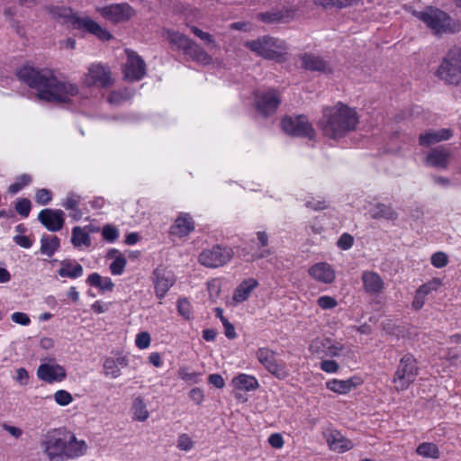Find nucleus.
Listing matches in <instances>:
<instances>
[{"mask_svg": "<svg viewBox=\"0 0 461 461\" xmlns=\"http://www.w3.org/2000/svg\"><path fill=\"white\" fill-rule=\"evenodd\" d=\"M17 77L26 85L38 91L39 99L52 103H68L71 96L78 94V87L71 83L59 80L53 71L24 66L17 71Z\"/></svg>", "mask_w": 461, "mask_h": 461, "instance_id": "1", "label": "nucleus"}, {"mask_svg": "<svg viewBox=\"0 0 461 461\" xmlns=\"http://www.w3.org/2000/svg\"><path fill=\"white\" fill-rule=\"evenodd\" d=\"M41 446L50 460L75 458L83 456L87 449L84 440H77L72 432L64 429L48 431Z\"/></svg>", "mask_w": 461, "mask_h": 461, "instance_id": "2", "label": "nucleus"}, {"mask_svg": "<svg viewBox=\"0 0 461 461\" xmlns=\"http://www.w3.org/2000/svg\"><path fill=\"white\" fill-rule=\"evenodd\" d=\"M357 123L356 110L339 103L333 107L324 109L318 125L325 136L337 139L355 130Z\"/></svg>", "mask_w": 461, "mask_h": 461, "instance_id": "3", "label": "nucleus"}, {"mask_svg": "<svg viewBox=\"0 0 461 461\" xmlns=\"http://www.w3.org/2000/svg\"><path fill=\"white\" fill-rule=\"evenodd\" d=\"M413 14L422 21L434 34L456 33L461 31V23L454 20L438 8L427 6L422 11H415Z\"/></svg>", "mask_w": 461, "mask_h": 461, "instance_id": "4", "label": "nucleus"}, {"mask_svg": "<svg viewBox=\"0 0 461 461\" xmlns=\"http://www.w3.org/2000/svg\"><path fill=\"white\" fill-rule=\"evenodd\" d=\"M244 46L257 55L271 60L281 62L286 55L287 45L285 41L269 35L248 41Z\"/></svg>", "mask_w": 461, "mask_h": 461, "instance_id": "5", "label": "nucleus"}, {"mask_svg": "<svg viewBox=\"0 0 461 461\" xmlns=\"http://www.w3.org/2000/svg\"><path fill=\"white\" fill-rule=\"evenodd\" d=\"M436 76L447 85L461 84V47H451L442 58Z\"/></svg>", "mask_w": 461, "mask_h": 461, "instance_id": "6", "label": "nucleus"}, {"mask_svg": "<svg viewBox=\"0 0 461 461\" xmlns=\"http://www.w3.org/2000/svg\"><path fill=\"white\" fill-rule=\"evenodd\" d=\"M166 36L172 45L176 46L178 50H181L192 60L204 66L212 63V58L199 44L186 35L168 30L166 32Z\"/></svg>", "mask_w": 461, "mask_h": 461, "instance_id": "7", "label": "nucleus"}, {"mask_svg": "<svg viewBox=\"0 0 461 461\" xmlns=\"http://www.w3.org/2000/svg\"><path fill=\"white\" fill-rule=\"evenodd\" d=\"M419 367L414 357L411 354L404 355L399 362L393 375V383L397 391L406 390L416 379Z\"/></svg>", "mask_w": 461, "mask_h": 461, "instance_id": "8", "label": "nucleus"}, {"mask_svg": "<svg viewBox=\"0 0 461 461\" xmlns=\"http://www.w3.org/2000/svg\"><path fill=\"white\" fill-rule=\"evenodd\" d=\"M281 126L283 131L290 136L312 139L315 131L304 115L285 116Z\"/></svg>", "mask_w": 461, "mask_h": 461, "instance_id": "9", "label": "nucleus"}, {"mask_svg": "<svg viewBox=\"0 0 461 461\" xmlns=\"http://www.w3.org/2000/svg\"><path fill=\"white\" fill-rule=\"evenodd\" d=\"M85 86L106 88L113 85L111 70L102 63H93L83 77Z\"/></svg>", "mask_w": 461, "mask_h": 461, "instance_id": "10", "label": "nucleus"}, {"mask_svg": "<svg viewBox=\"0 0 461 461\" xmlns=\"http://www.w3.org/2000/svg\"><path fill=\"white\" fill-rule=\"evenodd\" d=\"M233 256L232 249L221 246H214L203 250L199 256V262L207 267H219L225 265Z\"/></svg>", "mask_w": 461, "mask_h": 461, "instance_id": "11", "label": "nucleus"}, {"mask_svg": "<svg viewBox=\"0 0 461 461\" xmlns=\"http://www.w3.org/2000/svg\"><path fill=\"white\" fill-rule=\"evenodd\" d=\"M99 14L106 20L119 23L130 20L135 12L127 3L112 4L97 9Z\"/></svg>", "mask_w": 461, "mask_h": 461, "instance_id": "12", "label": "nucleus"}, {"mask_svg": "<svg viewBox=\"0 0 461 461\" xmlns=\"http://www.w3.org/2000/svg\"><path fill=\"white\" fill-rule=\"evenodd\" d=\"M281 103V99L275 89L257 92L255 104L257 110L264 116L274 113Z\"/></svg>", "mask_w": 461, "mask_h": 461, "instance_id": "13", "label": "nucleus"}, {"mask_svg": "<svg viewBox=\"0 0 461 461\" xmlns=\"http://www.w3.org/2000/svg\"><path fill=\"white\" fill-rule=\"evenodd\" d=\"M256 355L267 370L277 378L284 379L288 375L285 366L276 361L275 351L268 348H261L258 349Z\"/></svg>", "mask_w": 461, "mask_h": 461, "instance_id": "14", "label": "nucleus"}, {"mask_svg": "<svg viewBox=\"0 0 461 461\" xmlns=\"http://www.w3.org/2000/svg\"><path fill=\"white\" fill-rule=\"evenodd\" d=\"M127 62L124 67V76L130 81L140 80L146 75L145 61L134 51L126 50Z\"/></svg>", "mask_w": 461, "mask_h": 461, "instance_id": "15", "label": "nucleus"}, {"mask_svg": "<svg viewBox=\"0 0 461 461\" xmlns=\"http://www.w3.org/2000/svg\"><path fill=\"white\" fill-rule=\"evenodd\" d=\"M38 221L48 230L56 232L63 228L64 212L61 210L43 209L38 214Z\"/></svg>", "mask_w": 461, "mask_h": 461, "instance_id": "16", "label": "nucleus"}, {"mask_svg": "<svg viewBox=\"0 0 461 461\" xmlns=\"http://www.w3.org/2000/svg\"><path fill=\"white\" fill-rule=\"evenodd\" d=\"M153 283L156 295L162 299L175 283L174 275L163 267H158L153 272Z\"/></svg>", "mask_w": 461, "mask_h": 461, "instance_id": "17", "label": "nucleus"}, {"mask_svg": "<svg viewBox=\"0 0 461 461\" xmlns=\"http://www.w3.org/2000/svg\"><path fill=\"white\" fill-rule=\"evenodd\" d=\"M75 29L84 30L103 41H109L113 38V35L106 29L101 27L89 17H79L78 20H76Z\"/></svg>", "mask_w": 461, "mask_h": 461, "instance_id": "18", "label": "nucleus"}, {"mask_svg": "<svg viewBox=\"0 0 461 461\" xmlns=\"http://www.w3.org/2000/svg\"><path fill=\"white\" fill-rule=\"evenodd\" d=\"M37 375L47 383L60 382L66 377V371L59 365L41 364L38 367Z\"/></svg>", "mask_w": 461, "mask_h": 461, "instance_id": "19", "label": "nucleus"}, {"mask_svg": "<svg viewBox=\"0 0 461 461\" xmlns=\"http://www.w3.org/2000/svg\"><path fill=\"white\" fill-rule=\"evenodd\" d=\"M451 158V152L445 147H438L429 150L426 163L434 167L447 168Z\"/></svg>", "mask_w": 461, "mask_h": 461, "instance_id": "20", "label": "nucleus"}, {"mask_svg": "<svg viewBox=\"0 0 461 461\" xmlns=\"http://www.w3.org/2000/svg\"><path fill=\"white\" fill-rule=\"evenodd\" d=\"M326 441L333 451L345 452L353 447V443L346 438L338 430H330L325 433Z\"/></svg>", "mask_w": 461, "mask_h": 461, "instance_id": "21", "label": "nucleus"}, {"mask_svg": "<svg viewBox=\"0 0 461 461\" xmlns=\"http://www.w3.org/2000/svg\"><path fill=\"white\" fill-rule=\"evenodd\" d=\"M312 277L324 284H330L335 279V272L332 267L324 262L317 263L309 269Z\"/></svg>", "mask_w": 461, "mask_h": 461, "instance_id": "22", "label": "nucleus"}, {"mask_svg": "<svg viewBox=\"0 0 461 461\" xmlns=\"http://www.w3.org/2000/svg\"><path fill=\"white\" fill-rule=\"evenodd\" d=\"M452 137V131L449 129H441L438 131H429L421 133L419 137V144L424 147H429L432 144L442 140H447Z\"/></svg>", "mask_w": 461, "mask_h": 461, "instance_id": "23", "label": "nucleus"}, {"mask_svg": "<svg viewBox=\"0 0 461 461\" xmlns=\"http://www.w3.org/2000/svg\"><path fill=\"white\" fill-rule=\"evenodd\" d=\"M362 281L364 284L365 291L370 294H378L384 289V281L375 272H364L362 274Z\"/></svg>", "mask_w": 461, "mask_h": 461, "instance_id": "24", "label": "nucleus"}, {"mask_svg": "<svg viewBox=\"0 0 461 461\" xmlns=\"http://www.w3.org/2000/svg\"><path fill=\"white\" fill-rule=\"evenodd\" d=\"M47 10L54 19L63 23H70L74 27L76 26V20L79 18L71 8L64 5H51L47 7Z\"/></svg>", "mask_w": 461, "mask_h": 461, "instance_id": "25", "label": "nucleus"}, {"mask_svg": "<svg viewBox=\"0 0 461 461\" xmlns=\"http://www.w3.org/2000/svg\"><path fill=\"white\" fill-rule=\"evenodd\" d=\"M128 366V359L125 356L116 358L107 357L104 362V373L106 376L118 378L121 375V367Z\"/></svg>", "mask_w": 461, "mask_h": 461, "instance_id": "26", "label": "nucleus"}, {"mask_svg": "<svg viewBox=\"0 0 461 461\" xmlns=\"http://www.w3.org/2000/svg\"><path fill=\"white\" fill-rule=\"evenodd\" d=\"M302 67L311 71L330 72L327 63L319 56L305 53L301 57Z\"/></svg>", "mask_w": 461, "mask_h": 461, "instance_id": "27", "label": "nucleus"}, {"mask_svg": "<svg viewBox=\"0 0 461 461\" xmlns=\"http://www.w3.org/2000/svg\"><path fill=\"white\" fill-rule=\"evenodd\" d=\"M60 264L61 267L58 270V274L61 277L77 278L83 275V267L78 263L64 259Z\"/></svg>", "mask_w": 461, "mask_h": 461, "instance_id": "28", "label": "nucleus"}, {"mask_svg": "<svg viewBox=\"0 0 461 461\" xmlns=\"http://www.w3.org/2000/svg\"><path fill=\"white\" fill-rule=\"evenodd\" d=\"M171 229L173 234L185 236L194 230V221L188 214H181L176 218Z\"/></svg>", "mask_w": 461, "mask_h": 461, "instance_id": "29", "label": "nucleus"}, {"mask_svg": "<svg viewBox=\"0 0 461 461\" xmlns=\"http://www.w3.org/2000/svg\"><path fill=\"white\" fill-rule=\"evenodd\" d=\"M370 217L374 220H396L398 214L391 205L378 203L371 208Z\"/></svg>", "mask_w": 461, "mask_h": 461, "instance_id": "30", "label": "nucleus"}, {"mask_svg": "<svg viewBox=\"0 0 461 461\" xmlns=\"http://www.w3.org/2000/svg\"><path fill=\"white\" fill-rule=\"evenodd\" d=\"M258 285V282L249 278L244 280L235 290L233 300L237 303H242L248 299L252 290Z\"/></svg>", "mask_w": 461, "mask_h": 461, "instance_id": "31", "label": "nucleus"}, {"mask_svg": "<svg viewBox=\"0 0 461 461\" xmlns=\"http://www.w3.org/2000/svg\"><path fill=\"white\" fill-rule=\"evenodd\" d=\"M60 246V240L57 236L43 235L41 239L40 251L43 255L52 257Z\"/></svg>", "mask_w": 461, "mask_h": 461, "instance_id": "32", "label": "nucleus"}, {"mask_svg": "<svg viewBox=\"0 0 461 461\" xmlns=\"http://www.w3.org/2000/svg\"><path fill=\"white\" fill-rule=\"evenodd\" d=\"M232 383L239 390L251 391L258 387V380L254 376L245 374L234 377Z\"/></svg>", "mask_w": 461, "mask_h": 461, "instance_id": "33", "label": "nucleus"}, {"mask_svg": "<svg viewBox=\"0 0 461 461\" xmlns=\"http://www.w3.org/2000/svg\"><path fill=\"white\" fill-rule=\"evenodd\" d=\"M326 384L328 389L338 393H347L357 386V384L351 378L347 380L333 379L327 382Z\"/></svg>", "mask_w": 461, "mask_h": 461, "instance_id": "34", "label": "nucleus"}, {"mask_svg": "<svg viewBox=\"0 0 461 461\" xmlns=\"http://www.w3.org/2000/svg\"><path fill=\"white\" fill-rule=\"evenodd\" d=\"M132 411L134 419L141 422L145 421L149 416L144 399L141 396L133 399Z\"/></svg>", "mask_w": 461, "mask_h": 461, "instance_id": "35", "label": "nucleus"}, {"mask_svg": "<svg viewBox=\"0 0 461 461\" xmlns=\"http://www.w3.org/2000/svg\"><path fill=\"white\" fill-rule=\"evenodd\" d=\"M71 242L75 247H80L82 245L89 247L91 245L89 234L84 231L83 229L79 226L73 228Z\"/></svg>", "mask_w": 461, "mask_h": 461, "instance_id": "36", "label": "nucleus"}, {"mask_svg": "<svg viewBox=\"0 0 461 461\" xmlns=\"http://www.w3.org/2000/svg\"><path fill=\"white\" fill-rule=\"evenodd\" d=\"M417 453L424 457L438 458L439 450L433 443H422L417 448Z\"/></svg>", "mask_w": 461, "mask_h": 461, "instance_id": "37", "label": "nucleus"}, {"mask_svg": "<svg viewBox=\"0 0 461 461\" xmlns=\"http://www.w3.org/2000/svg\"><path fill=\"white\" fill-rule=\"evenodd\" d=\"M314 4L317 5H321L323 8L330 7H337V8H344L349 5H352L357 0H313Z\"/></svg>", "mask_w": 461, "mask_h": 461, "instance_id": "38", "label": "nucleus"}, {"mask_svg": "<svg viewBox=\"0 0 461 461\" xmlns=\"http://www.w3.org/2000/svg\"><path fill=\"white\" fill-rule=\"evenodd\" d=\"M259 19L267 23H272L276 22H279L284 19L285 15L282 11H273V12H266L260 13L258 14Z\"/></svg>", "mask_w": 461, "mask_h": 461, "instance_id": "39", "label": "nucleus"}, {"mask_svg": "<svg viewBox=\"0 0 461 461\" xmlns=\"http://www.w3.org/2000/svg\"><path fill=\"white\" fill-rule=\"evenodd\" d=\"M191 32L195 36H197L201 40L204 41L207 44L212 45V47H213V48L219 47L217 42L215 41V40L210 33L203 32L202 30H200L199 28H197L195 26L191 27Z\"/></svg>", "mask_w": 461, "mask_h": 461, "instance_id": "40", "label": "nucleus"}, {"mask_svg": "<svg viewBox=\"0 0 461 461\" xmlns=\"http://www.w3.org/2000/svg\"><path fill=\"white\" fill-rule=\"evenodd\" d=\"M32 208L31 201L27 198L19 199L15 204L16 212L23 217H27Z\"/></svg>", "mask_w": 461, "mask_h": 461, "instance_id": "41", "label": "nucleus"}, {"mask_svg": "<svg viewBox=\"0 0 461 461\" xmlns=\"http://www.w3.org/2000/svg\"><path fill=\"white\" fill-rule=\"evenodd\" d=\"M55 402L60 406H66L73 401L72 395L65 391L59 390L54 393Z\"/></svg>", "mask_w": 461, "mask_h": 461, "instance_id": "42", "label": "nucleus"}, {"mask_svg": "<svg viewBox=\"0 0 461 461\" xmlns=\"http://www.w3.org/2000/svg\"><path fill=\"white\" fill-rule=\"evenodd\" d=\"M126 258L123 256L117 257L110 265L111 272L113 275H121L122 274L124 267L126 266Z\"/></svg>", "mask_w": 461, "mask_h": 461, "instance_id": "43", "label": "nucleus"}, {"mask_svg": "<svg viewBox=\"0 0 461 461\" xmlns=\"http://www.w3.org/2000/svg\"><path fill=\"white\" fill-rule=\"evenodd\" d=\"M177 312L185 319L189 320L191 315V305L187 299L180 298L177 301Z\"/></svg>", "mask_w": 461, "mask_h": 461, "instance_id": "44", "label": "nucleus"}, {"mask_svg": "<svg viewBox=\"0 0 461 461\" xmlns=\"http://www.w3.org/2000/svg\"><path fill=\"white\" fill-rule=\"evenodd\" d=\"M102 234L103 238L108 242H113L119 236L118 230L110 224L104 227Z\"/></svg>", "mask_w": 461, "mask_h": 461, "instance_id": "45", "label": "nucleus"}, {"mask_svg": "<svg viewBox=\"0 0 461 461\" xmlns=\"http://www.w3.org/2000/svg\"><path fill=\"white\" fill-rule=\"evenodd\" d=\"M52 199L51 192L42 188L37 191L35 195L36 202L41 205L48 204Z\"/></svg>", "mask_w": 461, "mask_h": 461, "instance_id": "46", "label": "nucleus"}, {"mask_svg": "<svg viewBox=\"0 0 461 461\" xmlns=\"http://www.w3.org/2000/svg\"><path fill=\"white\" fill-rule=\"evenodd\" d=\"M440 285V280L434 278L430 282L424 284L420 285L418 289L420 294H421L423 296L428 295L430 292L437 290L438 287Z\"/></svg>", "mask_w": 461, "mask_h": 461, "instance_id": "47", "label": "nucleus"}, {"mask_svg": "<svg viewBox=\"0 0 461 461\" xmlns=\"http://www.w3.org/2000/svg\"><path fill=\"white\" fill-rule=\"evenodd\" d=\"M447 261V256L444 252L434 253L431 257V264L438 268L444 267Z\"/></svg>", "mask_w": 461, "mask_h": 461, "instance_id": "48", "label": "nucleus"}, {"mask_svg": "<svg viewBox=\"0 0 461 461\" xmlns=\"http://www.w3.org/2000/svg\"><path fill=\"white\" fill-rule=\"evenodd\" d=\"M317 303L321 309L324 310L332 309L338 304L335 298L327 295L319 297Z\"/></svg>", "mask_w": 461, "mask_h": 461, "instance_id": "49", "label": "nucleus"}, {"mask_svg": "<svg viewBox=\"0 0 461 461\" xmlns=\"http://www.w3.org/2000/svg\"><path fill=\"white\" fill-rule=\"evenodd\" d=\"M194 447V442L186 434L179 436L177 440V447L181 450L188 451Z\"/></svg>", "mask_w": 461, "mask_h": 461, "instance_id": "50", "label": "nucleus"}, {"mask_svg": "<svg viewBox=\"0 0 461 461\" xmlns=\"http://www.w3.org/2000/svg\"><path fill=\"white\" fill-rule=\"evenodd\" d=\"M353 243H354V238L348 233H344L339 239L337 245L339 249L346 250V249H350L352 247Z\"/></svg>", "mask_w": 461, "mask_h": 461, "instance_id": "51", "label": "nucleus"}, {"mask_svg": "<svg viewBox=\"0 0 461 461\" xmlns=\"http://www.w3.org/2000/svg\"><path fill=\"white\" fill-rule=\"evenodd\" d=\"M136 345L140 348H147L150 344V336L148 332H140L136 337Z\"/></svg>", "mask_w": 461, "mask_h": 461, "instance_id": "52", "label": "nucleus"}, {"mask_svg": "<svg viewBox=\"0 0 461 461\" xmlns=\"http://www.w3.org/2000/svg\"><path fill=\"white\" fill-rule=\"evenodd\" d=\"M321 345L327 348V355L331 357H336L339 354V351L342 350L341 346L338 345H330V340L329 339H324L321 342Z\"/></svg>", "mask_w": 461, "mask_h": 461, "instance_id": "53", "label": "nucleus"}, {"mask_svg": "<svg viewBox=\"0 0 461 461\" xmlns=\"http://www.w3.org/2000/svg\"><path fill=\"white\" fill-rule=\"evenodd\" d=\"M207 288H208L210 298L212 301H214L219 296L220 292H221V287H220L219 282L217 280H212V281L209 282L207 285Z\"/></svg>", "mask_w": 461, "mask_h": 461, "instance_id": "54", "label": "nucleus"}, {"mask_svg": "<svg viewBox=\"0 0 461 461\" xmlns=\"http://www.w3.org/2000/svg\"><path fill=\"white\" fill-rule=\"evenodd\" d=\"M11 320L15 323L21 324L23 326H26V325L30 324V322H31V320L26 313L19 312H14L11 315Z\"/></svg>", "mask_w": 461, "mask_h": 461, "instance_id": "55", "label": "nucleus"}, {"mask_svg": "<svg viewBox=\"0 0 461 461\" xmlns=\"http://www.w3.org/2000/svg\"><path fill=\"white\" fill-rule=\"evenodd\" d=\"M321 368L327 373H335L339 369V364L334 360H323Z\"/></svg>", "mask_w": 461, "mask_h": 461, "instance_id": "56", "label": "nucleus"}, {"mask_svg": "<svg viewBox=\"0 0 461 461\" xmlns=\"http://www.w3.org/2000/svg\"><path fill=\"white\" fill-rule=\"evenodd\" d=\"M78 196L75 194H69L65 202L63 203V206L68 210H77L78 204Z\"/></svg>", "mask_w": 461, "mask_h": 461, "instance_id": "57", "label": "nucleus"}, {"mask_svg": "<svg viewBox=\"0 0 461 461\" xmlns=\"http://www.w3.org/2000/svg\"><path fill=\"white\" fill-rule=\"evenodd\" d=\"M126 99V94L119 91L112 92L108 96V102L111 104H119Z\"/></svg>", "mask_w": 461, "mask_h": 461, "instance_id": "58", "label": "nucleus"}, {"mask_svg": "<svg viewBox=\"0 0 461 461\" xmlns=\"http://www.w3.org/2000/svg\"><path fill=\"white\" fill-rule=\"evenodd\" d=\"M14 240L17 245L24 249H29L32 246V241L27 236L16 235L14 237Z\"/></svg>", "mask_w": 461, "mask_h": 461, "instance_id": "59", "label": "nucleus"}, {"mask_svg": "<svg viewBox=\"0 0 461 461\" xmlns=\"http://www.w3.org/2000/svg\"><path fill=\"white\" fill-rule=\"evenodd\" d=\"M208 382L209 384L214 385L217 388H223L225 385L224 379L221 375L218 374H212L208 376Z\"/></svg>", "mask_w": 461, "mask_h": 461, "instance_id": "60", "label": "nucleus"}, {"mask_svg": "<svg viewBox=\"0 0 461 461\" xmlns=\"http://www.w3.org/2000/svg\"><path fill=\"white\" fill-rule=\"evenodd\" d=\"M268 442L275 448H281L284 445L283 437L279 433L271 434Z\"/></svg>", "mask_w": 461, "mask_h": 461, "instance_id": "61", "label": "nucleus"}, {"mask_svg": "<svg viewBox=\"0 0 461 461\" xmlns=\"http://www.w3.org/2000/svg\"><path fill=\"white\" fill-rule=\"evenodd\" d=\"M190 398L198 405H200L204 398L203 393L200 388H194L189 393Z\"/></svg>", "mask_w": 461, "mask_h": 461, "instance_id": "62", "label": "nucleus"}, {"mask_svg": "<svg viewBox=\"0 0 461 461\" xmlns=\"http://www.w3.org/2000/svg\"><path fill=\"white\" fill-rule=\"evenodd\" d=\"M2 428L15 438H19L23 434V431L20 428L11 426L6 423H4Z\"/></svg>", "mask_w": 461, "mask_h": 461, "instance_id": "63", "label": "nucleus"}, {"mask_svg": "<svg viewBox=\"0 0 461 461\" xmlns=\"http://www.w3.org/2000/svg\"><path fill=\"white\" fill-rule=\"evenodd\" d=\"M102 279L103 277L99 274L93 273L87 277L86 282L92 286L100 288Z\"/></svg>", "mask_w": 461, "mask_h": 461, "instance_id": "64", "label": "nucleus"}]
</instances>
